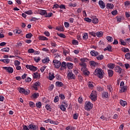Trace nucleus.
Returning <instances> with one entry per match:
<instances>
[{"instance_id": "nucleus-58", "label": "nucleus", "mask_w": 130, "mask_h": 130, "mask_svg": "<svg viewBox=\"0 0 130 130\" xmlns=\"http://www.w3.org/2000/svg\"><path fill=\"white\" fill-rule=\"evenodd\" d=\"M80 61L86 63L88 61V59H87L86 58H81Z\"/></svg>"}, {"instance_id": "nucleus-56", "label": "nucleus", "mask_w": 130, "mask_h": 130, "mask_svg": "<svg viewBox=\"0 0 130 130\" xmlns=\"http://www.w3.org/2000/svg\"><path fill=\"white\" fill-rule=\"evenodd\" d=\"M28 104L30 107H31L32 108L35 107V104H34L33 102H29Z\"/></svg>"}, {"instance_id": "nucleus-47", "label": "nucleus", "mask_w": 130, "mask_h": 130, "mask_svg": "<svg viewBox=\"0 0 130 130\" xmlns=\"http://www.w3.org/2000/svg\"><path fill=\"white\" fill-rule=\"evenodd\" d=\"M70 53V50H63V54L65 56H67V54Z\"/></svg>"}, {"instance_id": "nucleus-22", "label": "nucleus", "mask_w": 130, "mask_h": 130, "mask_svg": "<svg viewBox=\"0 0 130 130\" xmlns=\"http://www.w3.org/2000/svg\"><path fill=\"white\" fill-rule=\"evenodd\" d=\"M54 78H55V77L54 76V74H51L50 73H49L48 79L49 80H50V81H52L53 79H54Z\"/></svg>"}, {"instance_id": "nucleus-28", "label": "nucleus", "mask_w": 130, "mask_h": 130, "mask_svg": "<svg viewBox=\"0 0 130 130\" xmlns=\"http://www.w3.org/2000/svg\"><path fill=\"white\" fill-rule=\"evenodd\" d=\"M94 83L92 82H89L88 83V88L89 89H93L94 88Z\"/></svg>"}, {"instance_id": "nucleus-30", "label": "nucleus", "mask_w": 130, "mask_h": 130, "mask_svg": "<svg viewBox=\"0 0 130 130\" xmlns=\"http://www.w3.org/2000/svg\"><path fill=\"white\" fill-rule=\"evenodd\" d=\"M50 123L51 124H55V125H57L58 124V122L57 121H53L50 119Z\"/></svg>"}, {"instance_id": "nucleus-24", "label": "nucleus", "mask_w": 130, "mask_h": 130, "mask_svg": "<svg viewBox=\"0 0 130 130\" xmlns=\"http://www.w3.org/2000/svg\"><path fill=\"white\" fill-rule=\"evenodd\" d=\"M107 67L109 69H110L111 70H113V69H114V67H115V64L114 63H110L108 64Z\"/></svg>"}, {"instance_id": "nucleus-6", "label": "nucleus", "mask_w": 130, "mask_h": 130, "mask_svg": "<svg viewBox=\"0 0 130 130\" xmlns=\"http://www.w3.org/2000/svg\"><path fill=\"white\" fill-rule=\"evenodd\" d=\"M68 105L67 102L63 101L62 102L61 105L60 106V109L62 111H66L67 110V108L68 107Z\"/></svg>"}, {"instance_id": "nucleus-13", "label": "nucleus", "mask_w": 130, "mask_h": 130, "mask_svg": "<svg viewBox=\"0 0 130 130\" xmlns=\"http://www.w3.org/2000/svg\"><path fill=\"white\" fill-rule=\"evenodd\" d=\"M90 18L93 24H98V23H99V19H98L96 16H91Z\"/></svg>"}, {"instance_id": "nucleus-36", "label": "nucleus", "mask_w": 130, "mask_h": 130, "mask_svg": "<svg viewBox=\"0 0 130 130\" xmlns=\"http://www.w3.org/2000/svg\"><path fill=\"white\" fill-rule=\"evenodd\" d=\"M0 61H3L5 63H9L10 62V59H0Z\"/></svg>"}, {"instance_id": "nucleus-12", "label": "nucleus", "mask_w": 130, "mask_h": 130, "mask_svg": "<svg viewBox=\"0 0 130 130\" xmlns=\"http://www.w3.org/2000/svg\"><path fill=\"white\" fill-rule=\"evenodd\" d=\"M28 128L31 130H38V126L31 123L28 125Z\"/></svg>"}, {"instance_id": "nucleus-18", "label": "nucleus", "mask_w": 130, "mask_h": 130, "mask_svg": "<svg viewBox=\"0 0 130 130\" xmlns=\"http://www.w3.org/2000/svg\"><path fill=\"white\" fill-rule=\"evenodd\" d=\"M39 13L40 15H41L42 16H44L45 17L46 16V10H39Z\"/></svg>"}, {"instance_id": "nucleus-1", "label": "nucleus", "mask_w": 130, "mask_h": 130, "mask_svg": "<svg viewBox=\"0 0 130 130\" xmlns=\"http://www.w3.org/2000/svg\"><path fill=\"white\" fill-rule=\"evenodd\" d=\"M93 74L94 76H96L99 79H103V77H104V72L102 69H96Z\"/></svg>"}, {"instance_id": "nucleus-59", "label": "nucleus", "mask_w": 130, "mask_h": 130, "mask_svg": "<svg viewBox=\"0 0 130 130\" xmlns=\"http://www.w3.org/2000/svg\"><path fill=\"white\" fill-rule=\"evenodd\" d=\"M79 117V114L78 113H76L73 115V118L74 119H78V117Z\"/></svg>"}, {"instance_id": "nucleus-25", "label": "nucleus", "mask_w": 130, "mask_h": 130, "mask_svg": "<svg viewBox=\"0 0 130 130\" xmlns=\"http://www.w3.org/2000/svg\"><path fill=\"white\" fill-rule=\"evenodd\" d=\"M82 38L83 40H87L89 38V36L88 33L83 34Z\"/></svg>"}, {"instance_id": "nucleus-10", "label": "nucleus", "mask_w": 130, "mask_h": 130, "mask_svg": "<svg viewBox=\"0 0 130 130\" xmlns=\"http://www.w3.org/2000/svg\"><path fill=\"white\" fill-rule=\"evenodd\" d=\"M68 80H76V76L73 72H69L68 74Z\"/></svg>"}, {"instance_id": "nucleus-52", "label": "nucleus", "mask_w": 130, "mask_h": 130, "mask_svg": "<svg viewBox=\"0 0 130 130\" xmlns=\"http://www.w3.org/2000/svg\"><path fill=\"white\" fill-rule=\"evenodd\" d=\"M106 39L108 40L109 42H112V41H113V38L110 36L107 37Z\"/></svg>"}, {"instance_id": "nucleus-38", "label": "nucleus", "mask_w": 130, "mask_h": 130, "mask_svg": "<svg viewBox=\"0 0 130 130\" xmlns=\"http://www.w3.org/2000/svg\"><path fill=\"white\" fill-rule=\"evenodd\" d=\"M104 58V56L103 55H100L96 56V59L98 60H102Z\"/></svg>"}, {"instance_id": "nucleus-3", "label": "nucleus", "mask_w": 130, "mask_h": 130, "mask_svg": "<svg viewBox=\"0 0 130 130\" xmlns=\"http://www.w3.org/2000/svg\"><path fill=\"white\" fill-rule=\"evenodd\" d=\"M84 108L85 110H87V111L90 110V109H92V108H93V104H91L90 102H86L85 103Z\"/></svg>"}, {"instance_id": "nucleus-54", "label": "nucleus", "mask_w": 130, "mask_h": 130, "mask_svg": "<svg viewBox=\"0 0 130 130\" xmlns=\"http://www.w3.org/2000/svg\"><path fill=\"white\" fill-rule=\"evenodd\" d=\"M90 66L91 67H96V66H97V63L94 61H90Z\"/></svg>"}, {"instance_id": "nucleus-42", "label": "nucleus", "mask_w": 130, "mask_h": 130, "mask_svg": "<svg viewBox=\"0 0 130 130\" xmlns=\"http://www.w3.org/2000/svg\"><path fill=\"white\" fill-rule=\"evenodd\" d=\"M36 106L37 108H41V107L42 106V104L41 103V102H39L38 103H36Z\"/></svg>"}, {"instance_id": "nucleus-29", "label": "nucleus", "mask_w": 130, "mask_h": 130, "mask_svg": "<svg viewBox=\"0 0 130 130\" xmlns=\"http://www.w3.org/2000/svg\"><path fill=\"white\" fill-rule=\"evenodd\" d=\"M120 105H121V106H123V107H124V106H125V105H126L127 103L125 101H123L122 100H120Z\"/></svg>"}, {"instance_id": "nucleus-39", "label": "nucleus", "mask_w": 130, "mask_h": 130, "mask_svg": "<svg viewBox=\"0 0 130 130\" xmlns=\"http://www.w3.org/2000/svg\"><path fill=\"white\" fill-rule=\"evenodd\" d=\"M14 34L17 35L18 34H21L22 33V30L19 29H15L13 31Z\"/></svg>"}, {"instance_id": "nucleus-9", "label": "nucleus", "mask_w": 130, "mask_h": 130, "mask_svg": "<svg viewBox=\"0 0 130 130\" xmlns=\"http://www.w3.org/2000/svg\"><path fill=\"white\" fill-rule=\"evenodd\" d=\"M109 96H110V94L107 91H104L102 93L103 99H108V98H109Z\"/></svg>"}, {"instance_id": "nucleus-5", "label": "nucleus", "mask_w": 130, "mask_h": 130, "mask_svg": "<svg viewBox=\"0 0 130 130\" xmlns=\"http://www.w3.org/2000/svg\"><path fill=\"white\" fill-rule=\"evenodd\" d=\"M81 72H82L84 76H85L86 77H89V75H90V72L88 71L87 67L81 68Z\"/></svg>"}, {"instance_id": "nucleus-7", "label": "nucleus", "mask_w": 130, "mask_h": 130, "mask_svg": "<svg viewBox=\"0 0 130 130\" xmlns=\"http://www.w3.org/2000/svg\"><path fill=\"white\" fill-rule=\"evenodd\" d=\"M3 69L5 70L9 74H13L14 73V69L11 67H3Z\"/></svg>"}, {"instance_id": "nucleus-21", "label": "nucleus", "mask_w": 130, "mask_h": 130, "mask_svg": "<svg viewBox=\"0 0 130 130\" xmlns=\"http://www.w3.org/2000/svg\"><path fill=\"white\" fill-rule=\"evenodd\" d=\"M56 30H57L59 32H63V31H64V27L62 26H57L56 27Z\"/></svg>"}, {"instance_id": "nucleus-62", "label": "nucleus", "mask_w": 130, "mask_h": 130, "mask_svg": "<svg viewBox=\"0 0 130 130\" xmlns=\"http://www.w3.org/2000/svg\"><path fill=\"white\" fill-rule=\"evenodd\" d=\"M59 101V98H58V96H56L54 99V102L55 103H56V102H58Z\"/></svg>"}, {"instance_id": "nucleus-55", "label": "nucleus", "mask_w": 130, "mask_h": 130, "mask_svg": "<svg viewBox=\"0 0 130 130\" xmlns=\"http://www.w3.org/2000/svg\"><path fill=\"white\" fill-rule=\"evenodd\" d=\"M111 46H108L106 48H105L104 50L105 51H106V50H108V51H111Z\"/></svg>"}, {"instance_id": "nucleus-44", "label": "nucleus", "mask_w": 130, "mask_h": 130, "mask_svg": "<svg viewBox=\"0 0 130 130\" xmlns=\"http://www.w3.org/2000/svg\"><path fill=\"white\" fill-rule=\"evenodd\" d=\"M33 36V35L31 33L27 34L25 36L26 38H27V39H31V37Z\"/></svg>"}, {"instance_id": "nucleus-8", "label": "nucleus", "mask_w": 130, "mask_h": 130, "mask_svg": "<svg viewBox=\"0 0 130 130\" xmlns=\"http://www.w3.org/2000/svg\"><path fill=\"white\" fill-rule=\"evenodd\" d=\"M18 91L20 93L25 94V95H28L30 93V91L25 90V89L23 87H20L18 88Z\"/></svg>"}, {"instance_id": "nucleus-48", "label": "nucleus", "mask_w": 130, "mask_h": 130, "mask_svg": "<svg viewBox=\"0 0 130 130\" xmlns=\"http://www.w3.org/2000/svg\"><path fill=\"white\" fill-rule=\"evenodd\" d=\"M107 89L109 91V92H112V91H113V88H112V86L111 85H108Z\"/></svg>"}, {"instance_id": "nucleus-46", "label": "nucleus", "mask_w": 130, "mask_h": 130, "mask_svg": "<svg viewBox=\"0 0 130 130\" xmlns=\"http://www.w3.org/2000/svg\"><path fill=\"white\" fill-rule=\"evenodd\" d=\"M20 64H21V62H20L19 60H16L14 61V66L15 67H17L18 66H20Z\"/></svg>"}, {"instance_id": "nucleus-50", "label": "nucleus", "mask_w": 130, "mask_h": 130, "mask_svg": "<svg viewBox=\"0 0 130 130\" xmlns=\"http://www.w3.org/2000/svg\"><path fill=\"white\" fill-rule=\"evenodd\" d=\"M24 13H25V14H26L27 15H32L33 14V12H32V10H31L26 11Z\"/></svg>"}, {"instance_id": "nucleus-19", "label": "nucleus", "mask_w": 130, "mask_h": 130, "mask_svg": "<svg viewBox=\"0 0 130 130\" xmlns=\"http://www.w3.org/2000/svg\"><path fill=\"white\" fill-rule=\"evenodd\" d=\"M67 69V64L66 62H62L61 65V67L60 68V71H63V70H66Z\"/></svg>"}, {"instance_id": "nucleus-37", "label": "nucleus", "mask_w": 130, "mask_h": 130, "mask_svg": "<svg viewBox=\"0 0 130 130\" xmlns=\"http://www.w3.org/2000/svg\"><path fill=\"white\" fill-rule=\"evenodd\" d=\"M96 90L97 91H99V92H101V91H103V90H104V88L99 85L96 87Z\"/></svg>"}, {"instance_id": "nucleus-23", "label": "nucleus", "mask_w": 130, "mask_h": 130, "mask_svg": "<svg viewBox=\"0 0 130 130\" xmlns=\"http://www.w3.org/2000/svg\"><path fill=\"white\" fill-rule=\"evenodd\" d=\"M32 77L34 79H38V78H40V74L38 72H36L33 74Z\"/></svg>"}, {"instance_id": "nucleus-33", "label": "nucleus", "mask_w": 130, "mask_h": 130, "mask_svg": "<svg viewBox=\"0 0 130 130\" xmlns=\"http://www.w3.org/2000/svg\"><path fill=\"white\" fill-rule=\"evenodd\" d=\"M96 36H97V37H102V36H103V32L102 31L96 32Z\"/></svg>"}, {"instance_id": "nucleus-26", "label": "nucleus", "mask_w": 130, "mask_h": 130, "mask_svg": "<svg viewBox=\"0 0 130 130\" xmlns=\"http://www.w3.org/2000/svg\"><path fill=\"white\" fill-rule=\"evenodd\" d=\"M67 66L68 67V68L69 70H72V69H73V68H74V65H73V63L68 62L67 63Z\"/></svg>"}, {"instance_id": "nucleus-4", "label": "nucleus", "mask_w": 130, "mask_h": 130, "mask_svg": "<svg viewBox=\"0 0 130 130\" xmlns=\"http://www.w3.org/2000/svg\"><path fill=\"white\" fill-rule=\"evenodd\" d=\"M25 68L27 69V70H29L30 71H31L32 72H36L38 70V68L33 66V65H29V64H26L25 66Z\"/></svg>"}, {"instance_id": "nucleus-64", "label": "nucleus", "mask_w": 130, "mask_h": 130, "mask_svg": "<svg viewBox=\"0 0 130 130\" xmlns=\"http://www.w3.org/2000/svg\"><path fill=\"white\" fill-rule=\"evenodd\" d=\"M51 45L52 47H56V46L57 45H56V43H55V42H51Z\"/></svg>"}, {"instance_id": "nucleus-35", "label": "nucleus", "mask_w": 130, "mask_h": 130, "mask_svg": "<svg viewBox=\"0 0 130 130\" xmlns=\"http://www.w3.org/2000/svg\"><path fill=\"white\" fill-rule=\"evenodd\" d=\"M108 74L109 77H112V76H113V71L111 70H108Z\"/></svg>"}, {"instance_id": "nucleus-20", "label": "nucleus", "mask_w": 130, "mask_h": 130, "mask_svg": "<svg viewBox=\"0 0 130 130\" xmlns=\"http://www.w3.org/2000/svg\"><path fill=\"white\" fill-rule=\"evenodd\" d=\"M39 40L43 41H47L48 40V38L43 36H39L38 38Z\"/></svg>"}, {"instance_id": "nucleus-45", "label": "nucleus", "mask_w": 130, "mask_h": 130, "mask_svg": "<svg viewBox=\"0 0 130 130\" xmlns=\"http://www.w3.org/2000/svg\"><path fill=\"white\" fill-rule=\"evenodd\" d=\"M34 59L35 61H36V62H39V61H40V60H41V58H40V57H34Z\"/></svg>"}, {"instance_id": "nucleus-53", "label": "nucleus", "mask_w": 130, "mask_h": 130, "mask_svg": "<svg viewBox=\"0 0 130 130\" xmlns=\"http://www.w3.org/2000/svg\"><path fill=\"white\" fill-rule=\"evenodd\" d=\"M67 130H75V127L72 126H68L66 127Z\"/></svg>"}, {"instance_id": "nucleus-57", "label": "nucleus", "mask_w": 130, "mask_h": 130, "mask_svg": "<svg viewBox=\"0 0 130 130\" xmlns=\"http://www.w3.org/2000/svg\"><path fill=\"white\" fill-rule=\"evenodd\" d=\"M88 34L89 35H91V36H93V37H96V34L94 31H89Z\"/></svg>"}, {"instance_id": "nucleus-16", "label": "nucleus", "mask_w": 130, "mask_h": 130, "mask_svg": "<svg viewBox=\"0 0 130 130\" xmlns=\"http://www.w3.org/2000/svg\"><path fill=\"white\" fill-rule=\"evenodd\" d=\"M90 53L91 55V56H98L99 55V53L95 50L91 51Z\"/></svg>"}, {"instance_id": "nucleus-2", "label": "nucleus", "mask_w": 130, "mask_h": 130, "mask_svg": "<svg viewBox=\"0 0 130 130\" xmlns=\"http://www.w3.org/2000/svg\"><path fill=\"white\" fill-rule=\"evenodd\" d=\"M89 97L92 101L95 102L97 100V92L96 91H92Z\"/></svg>"}, {"instance_id": "nucleus-31", "label": "nucleus", "mask_w": 130, "mask_h": 130, "mask_svg": "<svg viewBox=\"0 0 130 130\" xmlns=\"http://www.w3.org/2000/svg\"><path fill=\"white\" fill-rule=\"evenodd\" d=\"M38 97H39V93H34L31 95V98H34V99H36V98H38Z\"/></svg>"}, {"instance_id": "nucleus-32", "label": "nucleus", "mask_w": 130, "mask_h": 130, "mask_svg": "<svg viewBox=\"0 0 130 130\" xmlns=\"http://www.w3.org/2000/svg\"><path fill=\"white\" fill-rule=\"evenodd\" d=\"M56 86H57V87H62L63 83L60 81H57L56 82Z\"/></svg>"}, {"instance_id": "nucleus-43", "label": "nucleus", "mask_w": 130, "mask_h": 130, "mask_svg": "<svg viewBox=\"0 0 130 130\" xmlns=\"http://www.w3.org/2000/svg\"><path fill=\"white\" fill-rule=\"evenodd\" d=\"M52 15H53V13L52 12L47 13V12L46 14L45 18H50L51 17H52Z\"/></svg>"}, {"instance_id": "nucleus-11", "label": "nucleus", "mask_w": 130, "mask_h": 130, "mask_svg": "<svg viewBox=\"0 0 130 130\" xmlns=\"http://www.w3.org/2000/svg\"><path fill=\"white\" fill-rule=\"evenodd\" d=\"M53 63H55L54 66L56 69H59V68L60 67V66H61V63L60 62V61L57 60H54L53 61Z\"/></svg>"}, {"instance_id": "nucleus-41", "label": "nucleus", "mask_w": 130, "mask_h": 130, "mask_svg": "<svg viewBox=\"0 0 130 130\" xmlns=\"http://www.w3.org/2000/svg\"><path fill=\"white\" fill-rule=\"evenodd\" d=\"M1 51H3V52H9V51H10V48L8 47L2 48L1 49Z\"/></svg>"}, {"instance_id": "nucleus-34", "label": "nucleus", "mask_w": 130, "mask_h": 130, "mask_svg": "<svg viewBox=\"0 0 130 130\" xmlns=\"http://www.w3.org/2000/svg\"><path fill=\"white\" fill-rule=\"evenodd\" d=\"M42 61L43 63H48V62H49V58L46 57V58L43 59Z\"/></svg>"}, {"instance_id": "nucleus-60", "label": "nucleus", "mask_w": 130, "mask_h": 130, "mask_svg": "<svg viewBox=\"0 0 130 130\" xmlns=\"http://www.w3.org/2000/svg\"><path fill=\"white\" fill-rule=\"evenodd\" d=\"M125 57L126 58V59H130V53H126L125 55Z\"/></svg>"}, {"instance_id": "nucleus-51", "label": "nucleus", "mask_w": 130, "mask_h": 130, "mask_svg": "<svg viewBox=\"0 0 130 130\" xmlns=\"http://www.w3.org/2000/svg\"><path fill=\"white\" fill-rule=\"evenodd\" d=\"M121 50H122V51H123V52H129V49H128V48H122Z\"/></svg>"}, {"instance_id": "nucleus-27", "label": "nucleus", "mask_w": 130, "mask_h": 130, "mask_svg": "<svg viewBox=\"0 0 130 130\" xmlns=\"http://www.w3.org/2000/svg\"><path fill=\"white\" fill-rule=\"evenodd\" d=\"M107 9H113L114 8V5L112 4L108 3L106 5Z\"/></svg>"}, {"instance_id": "nucleus-15", "label": "nucleus", "mask_w": 130, "mask_h": 130, "mask_svg": "<svg viewBox=\"0 0 130 130\" xmlns=\"http://www.w3.org/2000/svg\"><path fill=\"white\" fill-rule=\"evenodd\" d=\"M99 5L101 8V9H104L105 7H106V5H105V3L103 1H100L99 2Z\"/></svg>"}, {"instance_id": "nucleus-49", "label": "nucleus", "mask_w": 130, "mask_h": 130, "mask_svg": "<svg viewBox=\"0 0 130 130\" xmlns=\"http://www.w3.org/2000/svg\"><path fill=\"white\" fill-rule=\"evenodd\" d=\"M59 97L60 98V99H61L62 100H64V99H66V96H64V94H62V93H60L59 95Z\"/></svg>"}, {"instance_id": "nucleus-40", "label": "nucleus", "mask_w": 130, "mask_h": 130, "mask_svg": "<svg viewBox=\"0 0 130 130\" xmlns=\"http://www.w3.org/2000/svg\"><path fill=\"white\" fill-rule=\"evenodd\" d=\"M79 66H80V67H82V68H86L87 67V64H86V63H85V62H81L80 63H79Z\"/></svg>"}, {"instance_id": "nucleus-14", "label": "nucleus", "mask_w": 130, "mask_h": 130, "mask_svg": "<svg viewBox=\"0 0 130 130\" xmlns=\"http://www.w3.org/2000/svg\"><path fill=\"white\" fill-rule=\"evenodd\" d=\"M114 70L116 73H118V74H121L122 72V69H121V68L118 66H116Z\"/></svg>"}, {"instance_id": "nucleus-17", "label": "nucleus", "mask_w": 130, "mask_h": 130, "mask_svg": "<svg viewBox=\"0 0 130 130\" xmlns=\"http://www.w3.org/2000/svg\"><path fill=\"white\" fill-rule=\"evenodd\" d=\"M120 93H124L127 90V86H122V87H120Z\"/></svg>"}, {"instance_id": "nucleus-63", "label": "nucleus", "mask_w": 130, "mask_h": 130, "mask_svg": "<svg viewBox=\"0 0 130 130\" xmlns=\"http://www.w3.org/2000/svg\"><path fill=\"white\" fill-rule=\"evenodd\" d=\"M27 52L28 53H34V49H33L32 48L29 49L27 50Z\"/></svg>"}, {"instance_id": "nucleus-61", "label": "nucleus", "mask_w": 130, "mask_h": 130, "mask_svg": "<svg viewBox=\"0 0 130 130\" xmlns=\"http://www.w3.org/2000/svg\"><path fill=\"white\" fill-rule=\"evenodd\" d=\"M57 35L59 37H61V38H66V35L63 34H57Z\"/></svg>"}]
</instances>
